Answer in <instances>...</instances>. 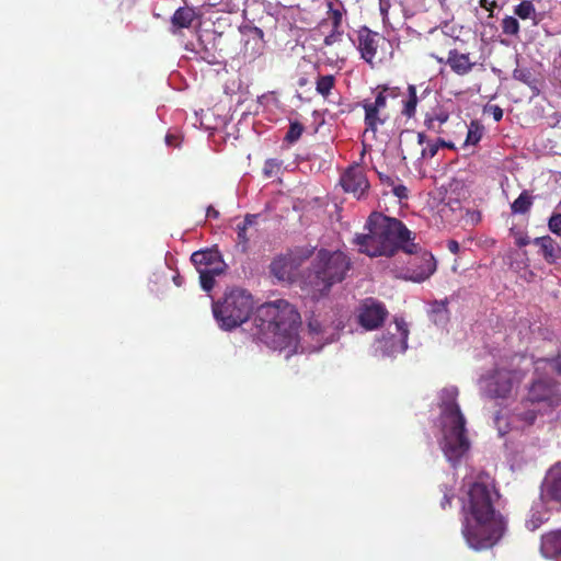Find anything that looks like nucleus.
I'll use <instances>...</instances> for the list:
<instances>
[{"label":"nucleus","instance_id":"3c124183","mask_svg":"<svg viewBox=\"0 0 561 561\" xmlns=\"http://www.w3.org/2000/svg\"><path fill=\"white\" fill-rule=\"evenodd\" d=\"M447 248L454 254H457L459 252V243L455 240L448 241Z\"/></svg>","mask_w":561,"mask_h":561},{"label":"nucleus","instance_id":"f3484780","mask_svg":"<svg viewBox=\"0 0 561 561\" xmlns=\"http://www.w3.org/2000/svg\"><path fill=\"white\" fill-rule=\"evenodd\" d=\"M197 15L194 9L188 7H181L175 10L171 18V33L176 35L182 28H190Z\"/></svg>","mask_w":561,"mask_h":561},{"label":"nucleus","instance_id":"f03ea898","mask_svg":"<svg viewBox=\"0 0 561 561\" xmlns=\"http://www.w3.org/2000/svg\"><path fill=\"white\" fill-rule=\"evenodd\" d=\"M252 321L253 337L270 348L284 352L286 358L305 352L298 336L300 314L288 301L279 299L261 305Z\"/></svg>","mask_w":561,"mask_h":561},{"label":"nucleus","instance_id":"13d9d810","mask_svg":"<svg viewBox=\"0 0 561 561\" xmlns=\"http://www.w3.org/2000/svg\"><path fill=\"white\" fill-rule=\"evenodd\" d=\"M165 139H167V142H168V144L172 142L171 136H169V135H168V136L165 137Z\"/></svg>","mask_w":561,"mask_h":561},{"label":"nucleus","instance_id":"aec40b11","mask_svg":"<svg viewBox=\"0 0 561 561\" xmlns=\"http://www.w3.org/2000/svg\"><path fill=\"white\" fill-rule=\"evenodd\" d=\"M448 300H435L430 304L428 316L436 325H445L449 321Z\"/></svg>","mask_w":561,"mask_h":561},{"label":"nucleus","instance_id":"2eb2a0df","mask_svg":"<svg viewBox=\"0 0 561 561\" xmlns=\"http://www.w3.org/2000/svg\"><path fill=\"white\" fill-rule=\"evenodd\" d=\"M561 502V467L552 468L546 478L541 491V500Z\"/></svg>","mask_w":561,"mask_h":561},{"label":"nucleus","instance_id":"a878e982","mask_svg":"<svg viewBox=\"0 0 561 561\" xmlns=\"http://www.w3.org/2000/svg\"><path fill=\"white\" fill-rule=\"evenodd\" d=\"M531 205H533L531 195L527 191H524L512 203L511 209H512L513 214H525L530 209Z\"/></svg>","mask_w":561,"mask_h":561},{"label":"nucleus","instance_id":"393cba45","mask_svg":"<svg viewBox=\"0 0 561 561\" xmlns=\"http://www.w3.org/2000/svg\"><path fill=\"white\" fill-rule=\"evenodd\" d=\"M417 142L421 146H423L425 144V146L421 150L422 159H431V158L435 157L439 149V144L436 141L427 140L424 133L417 134Z\"/></svg>","mask_w":561,"mask_h":561},{"label":"nucleus","instance_id":"bb28decb","mask_svg":"<svg viewBox=\"0 0 561 561\" xmlns=\"http://www.w3.org/2000/svg\"><path fill=\"white\" fill-rule=\"evenodd\" d=\"M417 102L416 88L415 85L410 84L408 87V100L404 102L402 113L408 117L414 116Z\"/></svg>","mask_w":561,"mask_h":561},{"label":"nucleus","instance_id":"9d476101","mask_svg":"<svg viewBox=\"0 0 561 561\" xmlns=\"http://www.w3.org/2000/svg\"><path fill=\"white\" fill-rule=\"evenodd\" d=\"M412 254H415V256L409 262L405 278L415 283H422L436 271L435 259L427 251L419 249L417 245L416 251Z\"/></svg>","mask_w":561,"mask_h":561},{"label":"nucleus","instance_id":"9b49d317","mask_svg":"<svg viewBox=\"0 0 561 561\" xmlns=\"http://www.w3.org/2000/svg\"><path fill=\"white\" fill-rule=\"evenodd\" d=\"M191 261L198 273L209 272V274L221 275L227 268V264L217 250L206 249L195 251L191 255Z\"/></svg>","mask_w":561,"mask_h":561},{"label":"nucleus","instance_id":"6e6d98bb","mask_svg":"<svg viewBox=\"0 0 561 561\" xmlns=\"http://www.w3.org/2000/svg\"><path fill=\"white\" fill-rule=\"evenodd\" d=\"M435 141L439 144V148L440 147L454 148V145L451 142H447L443 139H437Z\"/></svg>","mask_w":561,"mask_h":561},{"label":"nucleus","instance_id":"4c0bfd02","mask_svg":"<svg viewBox=\"0 0 561 561\" xmlns=\"http://www.w3.org/2000/svg\"><path fill=\"white\" fill-rule=\"evenodd\" d=\"M279 163L276 160H267L264 165V173L266 176L275 175L279 170Z\"/></svg>","mask_w":561,"mask_h":561},{"label":"nucleus","instance_id":"f8f14e48","mask_svg":"<svg viewBox=\"0 0 561 561\" xmlns=\"http://www.w3.org/2000/svg\"><path fill=\"white\" fill-rule=\"evenodd\" d=\"M340 183L345 192L352 193L357 198H360L369 188L365 171L359 164L350 167L341 175Z\"/></svg>","mask_w":561,"mask_h":561},{"label":"nucleus","instance_id":"a19ab883","mask_svg":"<svg viewBox=\"0 0 561 561\" xmlns=\"http://www.w3.org/2000/svg\"><path fill=\"white\" fill-rule=\"evenodd\" d=\"M481 139V131L477 128V129H472L470 128L468 130V135H467V139H466V144L467 145H476L477 142H479Z\"/></svg>","mask_w":561,"mask_h":561},{"label":"nucleus","instance_id":"dca6fc26","mask_svg":"<svg viewBox=\"0 0 561 561\" xmlns=\"http://www.w3.org/2000/svg\"><path fill=\"white\" fill-rule=\"evenodd\" d=\"M533 242L548 263H556L561 259V247L550 236L535 238Z\"/></svg>","mask_w":561,"mask_h":561},{"label":"nucleus","instance_id":"4468645a","mask_svg":"<svg viewBox=\"0 0 561 561\" xmlns=\"http://www.w3.org/2000/svg\"><path fill=\"white\" fill-rule=\"evenodd\" d=\"M528 400L531 403L547 402L548 405L557 403L556 386L549 378L536 379L529 388Z\"/></svg>","mask_w":561,"mask_h":561},{"label":"nucleus","instance_id":"f704fd0d","mask_svg":"<svg viewBox=\"0 0 561 561\" xmlns=\"http://www.w3.org/2000/svg\"><path fill=\"white\" fill-rule=\"evenodd\" d=\"M549 230L558 236H561V214H552L548 221Z\"/></svg>","mask_w":561,"mask_h":561},{"label":"nucleus","instance_id":"423d86ee","mask_svg":"<svg viewBox=\"0 0 561 561\" xmlns=\"http://www.w3.org/2000/svg\"><path fill=\"white\" fill-rule=\"evenodd\" d=\"M213 316L224 331H232L245 322V289L228 287L221 299L211 304Z\"/></svg>","mask_w":561,"mask_h":561},{"label":"nucleus","instance_id":"e2e57ef3","mask_svg":"<svg viewBox=\"0 0 561 561\" xmlns=\"http://www.w3.org/2000/svg\"><path fill=\"white\" fill-rule=\"evenodd\" d=\"M526 243H527V242H526L525 240H522V241L519 242V244H520V245H524V244H526Z\"/></svg>","mask_w":561,"mask_h":561},{"label":"nucleus","instance_id":"c03bdc74","mask_svg":"<svg viewBox=\"0 0 561 561\" xmlns=\"http://www.w3.org/2000/svg\"><path fill=\"white\" fill-rule=\"evenodd\" d=\"M425 125L430 130L440 133V127H438V123L430 114L426 115Z\"/></svg>","mask_w":561,"mask_h":561},{"label":"nucleus","instance_id":"1a4fd4ad","mask_svg":"<svg viewBox=\"0 0 561 561\" xmlns=\"http://www.w3.org/2000/svg\"><path fill=\"white\" fill-rule=\"evenodd\" d=\"M388 316L385 306L373 299H365L356 310V318L360 327L367 331H373L379 328Z\"/></svg>","mask_w":561,"mask_h":561},{"label":"nucleus","instance_id":"72a5a7b5","mask_svg":"<svg viewBox=\"0 0 561 561\" xmlns=\"http://www.w3.org/2000/svg\"><path fill=\"white\" fill-rule=\"evenodd\" d=\"M309 333L312 335V339L317 342H321L324 336V332L322 330V327L320 322L317 319H312L309 322Z\"/></svg>","mask_w":561,"mask_h":561},{"label":"nucleus","instance_id":"58836bf2","mask_svg":"<svg viewBox=\"0 0 561 561\" xmlns=\"http://www.w3.org/2000/svg\"><path fill=\"white\" fill-rule=\"evenodd\" d=\"M236 229L238 230L239 244L243 248L245 242V218L242 220L236 219Z\"/></svg>","mask_w":561,"mask_h":561},{"label":"nucleus","instance_id":"20e7f679","mask_svg":"<svg viewBox=\"0 0 561 561\" xmlns=\"http://www.w3.org/2000/svg\"><path fill=\"white\" fill-rule=\"evenodd\" d=\"M459 391L455 386L443 388L438 393L442 437L439 446L447 460L455 465L470 448L466 431V417L457 402Z\"/></svg>","mask_w":561,"mask_h":561},{"label":"nucleus","instance_id":"8fccbe9b","mask_svg":"<svg viewBox=\"0 0 561 561\" xmlns=\"http://www.w3.org/2000/svg\"><path fill=\"white\" fill-rule=\"evenodd\" d=\"M524 420L527 424H533L536 420V412L535 410H529L525 413Z\"/></svg>","mask_w":561,"mask_h":561},{"label":"nucleus","instance_id":"09e8293b","mask_svg":"<svg viewBox=\"0 0 561 561\" xmlns=\"http://www.w3.org/2000/svg\"><path fill=\"white\" fill-rule=\"evenodd\" d=\"M333 28L339 30L342 22V13L340 10H332Z\"/></svg>","mask_w":561,"mask_h":561},{"label":"nucleus","instance_id":"a18cd8bd","mask_svg":"<svg viewBox=\"0 0 561 561\" xmlns=\"http://www.w3.org/2000/svg\"><path fill=\"white\" fill-rule=\"evenodd\" d=\"M495 122H500L503 118V110L499 105H491L488 110Z\"/></svg>","mask_w":561,"mask_h":561},{"label":"nucleus","instance_id":"4be33fe9","mask_svg":"<svg viewBox=\"0 0 561 561\" xmlns=\"http://www.w3.org/2000/svg\"><path fill=\"white\" fill-rule=\"evenodd\" d=\"M253 43L251 56L253 59L263 55L265 43L263 39V31L256 26L248 25V44Z\"/></svg>","mask_w":561,"mask_h":561},{"label":"nucleus","instance_id":"79ce46f5","mask_svg":"<svg viewBox=\"0 0 561 561\" xmlns=\"http://www.w3.org/2000/svg\"><path fill=\"white\" fill-rule=\"evenodd\" d=\"M241 123V119L238 122V124H234L229 128V130L227 131V141L230 140L231 138L233 140H238L240 137H242V135H240V128H239V125Z\"/></svg>","mask_w":561,"mask_h":561},{"label":"nucleus","instance_id":"37998d69","mask_svg":"<svg viewBox=\"0 0 561 561\" xmlns=\"http://www.w3.org/2000/svg\"><path fill=\"white\" fill-rule=\"evenodd\" d=\"M444 497L440 502V506L446 508V506L450 505L451 499L454 497L453 490H448L446 486L443 489Z\"/></svg>","mask_w":561,"mask_h":561},{"label":"nucleus","instance_id":"5701e85b","mask_svg":"<svg viewBox=\"0 0 561 561\" xmlns=\"http://www.w3.org/2000/svg\"><path fill=\"white\" fill-rule=\"evenodd\" d=\"M548 519V511L545 508L542 502L535 504L529 512V517L526 520V527L534 531L538 529L541 524Z\"/></svg>","mask_w":561,"mask_h":561},{"label":"nucleus","instance_id":"6ab92c4d","mask_svg":"<svg viewBox=\"0 0 561 561\" xmlns=\"http://www.w3.org/2000/svg\"><path fill=\"white\" fill-rule=\"evenodd\" d=\"M297 265L291 257H279L272 262L271 272L278 280H290Z\"/></svg>","mask_w":561,"mask_h":561},{"label":"nucleus","instance_id":"de8ad7c7","mask_svg":"<svg viewBox=\"0 0 561 561\" xmlns=\"http://www.w3.org/2000/svg\"><path fill=\"white\" fill-rule=\"evenodd\" d=\"M431 116L434 117V119L438 123V127H440L444 123H446L449 117L448 113H446L444 111H439L438 113L431 115Z\"/></svg>","mask_w":561,"mask_h":561},{"label":"nucleus","instance_id":"0eeeda50","mask_svg":"<svg viewBox=\"0 0 561 561\" xmlns=\"http://www.w3.org/2000/svg\"><path fill=\"white\" fill-rule=\"evenodd\" d=\"M409 329L403 319L396 318L393 324H389L380 337L373 344V354L378 357H393L402 354L408 348Z\"/></svg>","mask_w":561,"mask_h":561},{"label":"nucleus","instance_id":"bf43d9fd","mask_svg":"<svg viewBox=\"0 0 561 561\" xmlns=\"http://www.w3.org/2000/svg\"><path fill=\"white\" fill-rule=\"evenodd\" d=\"M165 139H167V142H168V144L172 142L171 136H169V135H168V136L165 137Z\"/></svg>","mask_w":561,"mask_h":561},{"label":"nucleus","instance_id":"7c9ffc66","mask_svg":"<svg viewBox=\"0 0 561 561\" xmlns=\"http://www.w3.org/2000/svg\"><path fill=\"white\" fill-rule=\"evenodd\" d=\"M547 367L551 369H557L558 373L561 375V354L558 356L554 360H548V359H538L535 362V369L536 371L540 369H546Z\"/></svg>","mask_w":561,"mask_h":561},{"label":"nucleus","instance_id":"49530a36","mask_svg":"<svg viewBox=\"0 0 561 561\" xmlns=\"http://www.w3.org/2000/svg\"><path fill=\"white\" fill-rule=\"evenodd\" d=\"M392 192L399 198L408 197V190L404 185H393Z\"/></svg>","mask_w":561,"mask_h":561},{"label":"nucleus","instance_id":"b1692460","mask_svg":"<svg viewBox=\"0 0 561 561\" xmlns=\"http://www.w3.org/2000/svg\"><path fill=\"white\" fill-rule=\"evenodd\" d=\"M363 107L365 110V124L367 126L365 133L371 131L375 134L378 125L383 123V121L378 115L379 111L370 107V105L364 104Z\"/></svg>","mask_w":561,"mask_h":561},{"label":"nucleus","instance_id":"ddd939ff","mask_svg":"<svg viewBox=\"0 0 561 561\" xmlns=\"http://www.w3.org/2000/svg\"><path fill=\"white\" fill-rule=\"evenodd\" d=\"M385 43V37L368 30L367 27H364L358 32V50L360 51L362 58L368 64H373V60L377 56L379 46Z\"/></svg>","mask_w":561,"mask_h":561},{"label":"nucleus","instance_id":"680f3d73","mask_svg":"<svg viewBox=\"0 0 561 561\" xmlns=\"http://www.w3.org/2000/svg\"><path fill=\"white\" fill-rule=\"evenodd\" d=\"M322 345H323V344H321L320 346L314 347V348H313V351H318V350H320V348L322 347Z\"/></svg>","mask_w":561,"mask_h":561},{"label":"nucleus","instance_id":"7ed1b4c3","mask_svg":"<svg viewBox=\"0 0 561 561\" xmlns=\"http://www.w3.org/2000/svg\"><path fill=\"white\" fill-rule=\"evenodd\" d=\"M365 229L367 233L357 234L354 242L368 256H392L399 249L405 253L416 251V244L411 242L412 232L396 218L373 213Z\"/></svg>","mask_w":561,"mask_h":561},{"label":"nucleus","instance_id":"ea45409f","mask_svg":"<svg viewBox=\"0 0 561 561\" xmlns=\"http://www.w3.org/2000/svg\"><path fill=\"white\" fill-rule=\"evenodd\" d=\"M342 38V32L339 30L333 28L331 34L327 35L324 38V45L331 46L337 42H340Z\"/></svg>","mask_w":561,"mask_h":561},{"label":"nucleus","instance_id":"c756f323","mask_svg":"<svg viewBox=\"0 0 561 561\" xmlns=\"http://www.w3.org/2000/svg\"><path fill=\"white\" fill-rule=\"evenodd\" d=\"M333 76H322L317 80V91L322 95H328L333 88Z\"/></svg>","mask_w":561,"mask_h":561},{"label":"nucleus","instance_id":"603ef678","mask_svg":"<svg viewBox=\"0 0 561 561\" xmlns=\"http://www.w3.org/2000/svg\"><path fill=\"white\" fill-rule=\"evenodd\" d=\"M219 216V211L217 209H215L213 206H209L206 210V217L207 218H218Z\"/></svg>","mask_w":561,"mask_h":561},{"label":"nucleus","instance_id":"4d7b16f0","mask_svg":"<svg viewBox=\"0 0 561 561\" xmlns=\"http://www.w3.org/2000/svg\"><path fill=\"white\" fill-rule=\"evenodd\" d=\"M480 4L482 8L486 9V10H491V5L493 4V2H489L488 0H481Z\"/></svg>","mask_w":561,"mask_h":561},{"label":"nucleus","instance_id":"f257e3e1","mask_svg":"<svg viewBox=\"0 0 561 561\" xmlns=\"http://www.w3.org/2000/svg\"><path fill=\"white\" fill-rule=\"evenodd\" d=\"M496 497L488 474H480L474 481L468 482V491L462 499V535L474 550L492 547L502 535V526L493 507Z\"/></svg>","mask_w":561,"mask_h":561},{"label":"nucleus","instance_id":"5fc2aeb1","mask_svg":"<svg viewBox=\"0 0 561 561\" xmlns=\"http://www.w3.org/2000/svg\"><path fill=\"white\" fill-rule=\"evenodd\" d=\"M378 175L382 183H386L388 185H393V180L390 176L385 175L383 173H380V172L378 173Z\"/></svg>","mask_w":561,"mask_h":561},{"label":"nucleus","instance_id":"c85d7f7f","mask_svg":"<svg viewBox=\"0 0 561 561\" xmlns=\"http://www.w3.org/2000/svg\"><path fill=\"white\" fill-rule=\"evenodd\" d=\"M502 30L506 35H517L519 32V23L514 16H505L502 21Z\"/></svg>","mask_w":561,"mask_h":561},{"label":"nucleus","instance_id":"2f4dec72","mask_svg":"<svg viewBox=\"0 0 561 561\" xmlns=\"http://www.w3.org/2000/svg\"><path fill=\"white\" fill-rule=\"evenodd\" d=\"M302 131H304V126L300 123H298V122L290 123L289 129L285 136V140L293 144L300 138Z\"/></svg>","mask_w":561,"mask_h":561},{"label":"nucleus","instance_id":"412c9836","mask_svg":"<svg viewBox=\"0 0 561 561\" xmlns=\"http://www.w3.org/2000/svg\"><path fill=\"white\" fill-rule=\"evenodd\" d=\"M541 551L546 557L561 556V529L542 537Z\"/></svg>","mask_w":561,"mask_h":561},{"label":"nucleus","instance_id":"052dcab7","mask_svg":"<svg viewBox=\"0 0 561 561\" xmlns=\"http://www.w3.org/2000/svg\"><path fill=\"white\" fill-rule=\"evenodd\" d=\"M174 282H175V284H176L178 286H180V279H179V277H175V278H174Z\"/></svg>","mask_w":561,"mask_h":561},{"label":"nucleus","instance_id":"a211bd4d","mask_svg":"<svg viewBox=\"0 0 561 561\" xmlns=\"http://www.w3.org/2000/svg\"><path fill=\"white\" fill-rule=\"evenodd\" d=\"M447 64L459 76L469 73L474 66V62L470 60L469 54H462L456 49L449 50Z\"/></svg>","mask_w":561,"mask_h":561},{"label":"nucleus","instance_id":"cd10ccee","mask_svg":"<svg viewBox=\"0 0 561 561\" xmlns=\"http://www.w3.org/2000/svg\"><path fill=\"white\" fill-rule=\"evenodd\" d=\"M514 13L523 19H533L535 20L536 16V10L534 4L528 0H523L519 4H517L514 9Z\"/></svg>","mask_w":561,"mask_h":561},{"label":"nucleus","instance_id":"e433bc0d","mask_svg":"<svg viewBox=\"0 0 561 561\" xmlns=\"http://www.w3.org/2000/svg\"><path fill=\"white\" fill-rule=\"evenodd\" d=\"M386 101H387V98L386 95L383 94V92H379L375 99V102L373 103H369V102H365L364 104L365 105H370V107L377 110V111H380L381 108H385L386 107Z\"/></svg>","mask_w":561,"mask_h":561},{"label":"nucleus","instance_id":"473e14b6","mask_svg":"<svg viewBox=\"0 0 561 561\" xmlns=\"http://www.w3.org/2000/svg\"><path fill=\"white\" fill-rule=\"evenodd\" d=\"M198 274L202 289L209 293L215 287L217 275L209 274V272H199Z\"/></svg>","mask_w":561,"mask_h":561},{"label":"nucleus","instance_id":"c9c22d12","mask_svg":"<svg viewBox=\"0 0 561 561\" xmlns=\"http://www.w3.org/2000/svg\"><path fill=\"white\" fill-rule=\"evenodd\" d=\"M513 78L515 80L529 84L531 80V73L527 69H515L513 71Z\"/></svg>","mask_w":561,"mask_h":561},{"label":"nucleus","instance_id":"39448f33","mask_svg":"<svg viewBox=\"0 0 561 561\" xmlns=\"http://www.w3.org/2000/svg\"><path fill=\"white\" fill-rule=\"evenodd\" d=\"M350 268L351 260L345 253L322 249L316 254L302 280L304 289L318 299L329 293L334 284L341 283Z\"/></svg>","mask_w":561,"mask_h":561},{"label":"nucleus","instance_id":"864d4df0","mask_svg":"<svg viewBox=\"0 0 561 561\" xmlns=\"http://www.w3.org/2000/svg\"><path fill=\"white\" fill-rule=\"evenodd\" d=\"M390 3L388 0H380V12L383 16L387 15Z\"/></svg>","mask_w":561,"mask_h":561},{"label":"nucleus","instance_id":"6e6552de","mask_svg":"<svg viewBox=\"0 0 561 561\" xmlns=\"http://www.w3.org/2000/svg\"><path fill=\"white\" fill-rule=\"evenodd\" d=\"M518 381L516 373L505 369H495L493 373L480 378V390L489 398H506Z\"/></svg>","mask_w":561,"mask_h":561}]
</instances>
